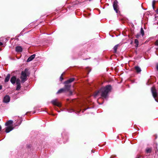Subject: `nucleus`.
Masks as SVG:
<instances>
[{
  "instance_id": "obj_19",
  "label": "nucleus",
  "mask_w": 158,
  "mask_h": 158,
  "mask_svg": "<svg viewBox=\"0 0 158 158\" xmlns=\"http://www.w3.org/2000/svg\"><path fill=\"white\" fill-rule=\"evenodd\" d=\"M21 88L20 84L17 85L16 90H19Z\"/></svg>"
},
{
  "instance_id": "obj_14",
  "label": "nucleus",
  "mask_w": 158,
  "mask_h": 158,
  "mask_svg": "<svg viewBox=\"0 0 158 158\" xmlns=\"http://www.w3.org/2000/svg\"><path fill=\"white\" fill-rule=\"evenodd\" d=\"M65 91V89H64V88L61 89L57 91V94H58L61 93L62 92H64Z\"/></svg>"
},
{
  "instance_id": "obj_5",
  "label": "nucleus",
  "mask_w": 158,
  "mask_h": 158,
  "mask_svg": "<svg viewBox=\"0 0 158 158\" xmlns=\"http://www.w3.org/2000/svg\"><path fill=\"white\" fill-rule=\"evenodd\" d=\"M151 91L153 97L155 98L156 97L157 94L155 87H152L151 89Z\"/></svg>"
},
{
  "instance_id": "obj_8",
  "label": "nucleus",
  "mask_w": 158,
  "mask_h": 158,
  "mask_svg": "<svg viewBox=\"0 0 158 158\" xmlns=\"http://www.w3.org/2000/svg\"><path fill=\"white\" fill-rule=\"evenodd\" d=\"M35 56V55L33 54L31 56L29 57L27 60V62H29L32 60L34 58Z\"/></svg>"
},
{
  "instance_id": "obj_26",
  "label": "nucleus",
  "mask_w": 158,
  "mask_h": 158,
  "mask_svg": "<svg viewBox=\"0 0 158 158\" xmlns=\"http://www.w3.org/2000/svg\"><path fill=\"white\" fill-rule=\"evenodd\" d=\"M155 44L156 45H158V40L156 41Z\"/></svg>"
},
{
  "instance_id": "obj_3",
  "label": "nucleus",
  "mask_w": 158,
  "mask_h": 158,
  "mask_svg": "<svg viewBox=\"0 0 158 158\" xmlns=\"http://www.w3.org/2000/svg\"><path fill=\"white\" fill-rule=\"evenodd\" d=\"M13 123V121L10 120L7 121L5 125L7 126V127L5 128V131L6 133H9L14 129L13 126L12 125Z\"/></svg>"
},
{
  "instance_id": "obj_25",
  "label": "nucleus",
  "mask_w": 158,
  "mask_h": 158,
  "mask_svg": "<svg viewBox=\"0 0 158 158\" xmlns=\"http://www.w3.org/2000/svg\"><path fill=\"white\" fill-rule=\"evenodd\" d=\"M18 121L19 122V123L17 124L18 125L20 124L22 122L21 120H19Z\"/></svg>"
},
{
  "instance_id": "obj_17",
  "label": "nucleus",
  "mask_w": 158,
  "mask_h": 158,
  "mask_svg": "<svg viewBox=\"0 0 158 158\" xmlns=\"http://www.w3.org/2000/svg\"><path fill=\"white\" fill-rule=\"evenodd\" d=\"M118 45H116L114 48V52L116 53L117 52V50L118 47Z\"/></svg>"
},
{
  "instance_id": "obj_16",
  "label": "nucleus",
  "mask_w": 158,
  "mask_h": 158,
  "mask_svg": "<svg viewBox=\"0 0 158 158\" xmlns=\"http://www.w3.org/2000/svg\"><path fill=\"white\" fill-rule=\"evenodd\" d=\"M146 152L147 153H150L152 151V148H147L146 150Z\"/></svg>"
},
{
  "instance_id": "obj_29",
  "label": "nucleus",
  "mask_w": 158,
  "mask_h": 158,
  "mask_svg": "<svg viewBox=\"0 0 158 158\" xmlns=\"http://www.w3.org/2000/svg\"><path fill=\"white\" fill-rule=\"evenodd\" d=\"M2 88V86L1 85H0V90Z\"/></svg>"
},
{
  "instance_id": "obj_7",
  "label": "nucleus",
  "mask_w": 158,
  "mask_h": 158,
  "mask_svg": "<svg viewBox=\"0 0 158 158\" xmlns=\"http://www.w3.org/2000/svg\"><path fill=\"white\" fill-rule=\"evenodd\" d=\"M10 100V98L8 96H5L3 99V102L5 103L8 102Z\"/></svg>"
},
{
  "instance_id": "obj_20",
  "label": "nucleus",
  "mask_w": 158,
  "mask_h": 158,
  "mask_svg": "<svg viewBox=\"0 0 158 158\" xmlns=\"http://www.w3.org/2000/svg\"><path fill=\"white\" fill-rule=\"evenodd\" d=\"M140 33L142 36L144 34V32L142 28H141V29Z\"/></svg>"
},
{
  "instance_id": "obj_24",
  "label": "nucleus",
  "mask_w": 158,
  "mask_h": 158,
  "mask_svg": "<svg viewBox=\"0 0 158 158\" xmlns=\"http://www.w3.org/2000/svg\"><path fill=\"white\" fill-rule=\"evenodd\" d=\"M63 76V74H62L61 76L60 77V81H61L62 80H63V78L62 77V76Z\"/></svg>"
},
{
  "instance_id": "obj_15",
  "label": "nucleus",
  "mask_w": 158,
  "mask_h": 158,
  "mask_svg": "<svg viewBox=\"0 0 158 158\" xmlns=\"http://www.w3.org/2000/svg\"><path fill=\"white\" fill-rule=\"evenodd\" d=\"M135 69L136 70V71L138 73H140L141 71V69L138 66H136L135 67Z\"/></svg>"
},
{
  "instance_id": "obj_9",
  "label": "nucleus",
  "mask_w": 158,
  "mask_h": 158,
  "mask_svg": "<svg viewBox=\"0 0 158 158\" xmlns=\"http://www.w3.org/2000/svg\"><path fill=\"white\" fill-rule=\"evenodd\" d=\"M16 78L15 76H13L11 78L10 81L12 84H14L16 82Z\"/></svg>"
},
{
  "instance_id": "obj_22",
  "label": "nucleus",
  "mask_w": 158,
  "mask_h": 158,
  "mask_svg": "<svg viewBox=\"0 0 158 158\" xmlns=\"http://www.w3.org/2000/svg\"><path fill=\"white\" fill-rule=\"evenodd\" d=\"M135 43L136 44L137 46L138 45L139 42L137 39H135Z\"/></svg>"
},
{
  "instance_id": "obj_1",
  "label": "nucleus",
  "mask_w": 158,
  "mask_h": 158,
  "mask_svg": "<svg viewBox=\"0 0 158 158\" xmlns=\"http://www.w3.org/2000/svg\"><path fill=\"white\" fill-rule=\"evenodd\" d=\"M111 89V86L107 85L105 87H102L98 91L95 92L94 95L95 98L102 97L106 98L107 94L110 91Z\"/></svg>"
},
{
  "instance_id": "obj_21",
  "label": "nucleus",
  "mask_w": 158,
  "mask_h": 158,
  "mask_svg": "<svg viewBox=\"0 0 158 158\" xmlns=\"http://www.w3.org/2000/svg\"><path fill=\"white\" fill-rule=\"evenodd\" d=\"M155 3V1H153L152 3V6L154 10Z\"/></svg>"
},
{
  "instance_id": "obj_10",
  "label": "nucleus",
  "mask_w": 158,
  "mask_h": 158,
  "mask_svg": "<svg viewBox=\"0 0 158 158\" xmlns=\"http://www.w3.org/2000/svg\"><path fill=\"white\" fill-rule=\"evenodd\" d=\"M74 80V78H71L69 79L67 81H65L64 83L65 84H68L69 83H70L72 82Z\"/></svg>"
},
{
  "instance_id": "obj_4",
  "label": "nucleus",
  "mask_w": 158,
  "mask_h": 158,
  "mask_svg": "<svg viewBox=\"0 0 158 158\" xmlns=\"http://www.w3.org/2000/svg\"><path fill=\"white\" fill-rule=\"evenodd\" d=\"M118 2L117 0H115L114 1L113 5V6L114 10L115 11L116 13H118Z\"/></svg>"
},
{
  "instance_id": "obj_2",
  "label": "nucleus",
  "mask_w": 158,
  "mask_h": 158,
  "mask_svg": "<svg viewBox=\"0 0 158 158\" xmlns=\"http://www.w3.org/2000/svg\"><path fill=\"white\" fill-rule=\"evenodd\" d=\"M29 74L28 70L27 69L22 71L20 77L22 82L23 83L27 80V77Z\"/></svg>"
},
{
  "instance_id": "obj_31",
  "label": "nucleus",
  "mask_w": 158,
  "mask_h": 158,
  "mask_svg": "<svg viewBox=\"0 0 158 158\" xmlns=\"http://www.w3.org/2000/svg\"><path fill=\"white\" fill-rule=\"evenodd\" d=\"M89 1H91V0H89Z\"/></svg>"
},
{
  "instance_id": "obj_30",
  "label": "nucleus",
  "mask_w": 158,
  "mask_h": 158,
  "mask_svg": "<svg viewBox=\"0 0 158 158\" xmlns=\"http://www.w3.org/2000/svg\"><path fill=\"white\" fill-rule=\"evenodd\" d=\"M2 129V127H1V126L0 125V131Z\"/></svg>"
},
{
  "instance_id": "obj_6",
  "label": "nucleus",
  "mask_w": 158,
  "mask_h": 158,
  "mask_svg": "<svg viewBox=\"0 0 158 158\" xmlns=\"http://www.w3.org/2000/svg\"><path fill=\"white\" fill-rule=\"evenodd\" d=\"M52 103L53 105L56 106H58L60 107L61 106L59 102H57V100L56 99L52 101Z\"/></svg>"
},
{
  "instance_id": "obj_12",
  "label": "nucleus",
  "mask_w": 158,
  "mask_h": 158,
  "mask_svg": "<svg viewBox=\"0 0 158 158\" xmlns=\"http://www.w3.org/2000/svg\"><path fill=\"white\" fill-rule=\"evenodd\" d=\"M16 51L18 52H20L22 51V48L20 46H17L16 47Z\"/></svg>"
},
{
  "instance_id": "obj_18",
  "label": "nucleus",
  "mask_w": 158,
  "mask_h": 158,
  "mask_svg": "<svg viewBox=\"0 0 158 158\" xmlns=\"http://www.w3.org/2000/svg\"><path fill=\"white\" fill-rule=\"evenodd\" d=\"M16 82L17 85L20 84V80L19 79H17L16 80Z\"/></svg>"
},
{
  "instance_id": "obj_13",
  "label": "nucleus",
  "mask_w": 158,
  "mask_h": 158,
  "mask_svg": "<svg viewBox=\"0 0 158 158\" xmlns=\"http://www.w3.org/2000/svg\"><path fill=\"white\" fill-rule=\"evenodd\" d=\"M10 75L9 74H8L6 78L5 79V82H7L9 80L10 78Z\"/></svg>"
},
{
  "instance_id": "obj_28",
  "label": "nucleus",
  "mask_w": 158,
  "mask_h": 158,
  "mask_svg": "<svg viewBox=\"0 0 158 158\" xmlns=\"http://www.w3.org/2000/svg\"><path fill=\"white\" fill-rule=\"evenodd\" d=\"M156 68H157V70H158V64L157 65Z\"/></svg>"
},
{
  "instance_id": "obj_27",
  "label": "nucleus",
  "mask_w": 158,
  "mask_h": 158,
  "mask_svg": "<svg viewBox=\"0 0 158 158\" xmlns=\"http://www.w3.org/2000/svg\"><path fill=\"white\" fill-rule=\"evenodd\" d=\"M3 44L0 42V46L2 45Z\"/></svg>"
},
{
  "instance_id": "obj_23",
  "label": "nucleus",
  "mask_w": 158,
  "mask_h": 158,
  "mask_svg": "<svg viewBox=\"0 0 158 158\" xmlns=\"http://www.w3.org/2000/svg\"><path fill=\"white\" fill-rule=\"evenodd\" d=\"M156 13L157 14V15H158L157 16H155V17L156 18H157V17H158V9H157L156 10Z\"/></svg>"
},
{
  "instance_id": "obj_11",
  "label": "nucleus",
  "mask_w": 158,
  "mask_h": 158,
  "mask_svg": "<svg viewBox=\"0 0 158 158\" xmlns=\"http://www.w3.org/2000/svg\"><path fill=\"white\" fill-rule=\"evenodd\" d=\"M70 87V85L68 84H65V87L64 89H65V90H69Z\"/></svg>"
}]
</instances>
